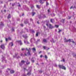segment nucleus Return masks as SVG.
I'll return each mask as SVG.
<instances>
[{
  "label": "nucleus",
  "instance_id": "54",
  "mask_svg": "<svg viewBox=\"0 0 76 76\" xmlns=\"http://www.w3.org/2000/svg\"><path fill=\"white\" fill-rule=\"evenodd\" d=\"M23 15H24V14H22V16H23Z\"/></svg>",
  "mask_w": 76,
  "mask_h": 76
},
{
  "label": "nucleus",
  "instance_id": "63",
  "mask_svg": "<svg viewBox=\"0 0 76 76\" xmlns=\"http://www.w3.org/2000/svg\"><path fill=\"white\" fill-rule=\"evenodd\" d=\"M2 61H3V60Z\"/></svg>",
  "mask_w": 76,
  "mask_h": 76
},
{
  "label": "nucleus",
  "instance_id": "36",
  "mask_svg": "<svg viewBox=\"0 0 76 76\" xmlns=\"http://www.w3.org/2000/svg\"><path fill=\"white\" fill-rule=\"evenodd\" d=\"M72 8H73V6H72L70 8V9H71Z\"/></svg>",
  "mask_w": 76,
  "mask_h": 76
},
{
  "label": "nucleus",
  "instance_id": "34",
  "mask_svg": "<svg viewBox=\"0 0 76 76\" xmlns=\"http://www.w3.org/2000/svg\"><path fill=\"white\" fill-rule=\"evenodd\" d=\"M31 61L33 62V63H34V61H35L34 60H31Z\"/></svg>",
  "mask_w": 76,
  "mask_h": 76
},
{
  "label": "nucleus",
  "instance_id": "64",
  "mask_svg": "<svg viewBox=\"0 0 76 76\" xmlns=\"http://www.w3.org/2000/svg\"><path fill=\"white\" fill-rule=\"evenodd\" d=\"M25 39H26V37H25Z\"/></svg>",
  "mask_w": 76,
  "mask_h": 76
},
{
  "label": "nucleus",
  "instance_id": "45",
  "mask_svg": "<svg viewBox=\"0 0 76 76\" xmlns=\"http://www.w3.org/2000/svg\"><path fill=\"white\" fill-rule=\"evenodd\" d=\"M72 43H75V42L74 41H72Z\"/></svg>",
  "mask_w": 76,
  "mask_h": 76
},
{
  "label": "nucleus",
  "instance_id": "19",
  "mask_svg": "<svg viewBox=\"0 0 76 76\" xmlns=\"http://www.w3.org/2000/svg\"><path fill=\"white\" fill-rule=\"evenodd\" d=\"M32 16H34V15L35 14V12H32Z\"/></svg>",
  "mask_w": 76,
  "mask_h": 76
},
{
  "label": "nucleus",
  "instance_id": "3",
  "mask_svg": "<svg viewBox=\"0 0 76 76\" xmlns=\"http://www.w3.org/2000/svg\"><path fill=\"white\" fill-rule=\"evenodd\" d=\"M1 48H2L3 50H4V48H5V47H4V44H3L2 45H1Z\"/></svg>",
  "mask_w": 76,
  "mask_h": 76
},
{
  "label": "nucleus",
  "instance_id": "58",
  "mask_svg": "<svg viewBox=\"0 0 76 76\" xmlns=\"http://www.w3.org/2000/svg\"><path fill=\"white\" fill-rule=\"evenodd\" d=\"M8 69V70H10V69Z\"/></svg>",
  "mask_w": 76,
  "mask_h": 76
},
{
  "label": "nucleus",
  "instance_id": "56",
  "mask_svg": "<svg viewBox=\"0 0 76 76\" xmlns=\"http://www.w3.org/2000/svg\"><path fill=\"white\" fill-rule=\"evenodd\" d=\"M2 42V40L1 41V42Z\"/></svg>",
  "mask_w": 76,
  "mask_h": 76
},
{
  "label": "nucleus",
  "instance_id": "40",
  "mask_svg": "<svg viewBox=\"0 0 76 76\" xmlns=\"http://www.w3.org/2000/svg\"><path fill=\"white\" fill-rule=\"evenodd\" d=\"M46 25L47 26H48V24L46 23Z\"/></svg>",
  "mask_w": 76,
  "mask_h": 76
},
{
  "label": "nucleus",
  "instance_id": "22",
  "mask_svg": "<svg viewBox=\"0 0 76 76\" xmlns=\"http://www.w3.org/2000/svg\"><path fill=\"white\" fill-rule=\"evenodd\" d=\"M1 25H3V26L4 25V24H3V22H1Z\"/></svg>",
  "mask_w": 76,
  "mask_h": 76
},
{
  "label": "nucleus",
  "instance_id": "43",
  "mask_svg": "<svg viewBox=\"0 0 76 76\" xmlns=\"http://www.w3.org/2000/svg\"><path fill=\"white\" fill-rule=\"evenodd\" d=\"M14 5H15V4H12V6H14Z\"/></svg>",
  "mask_w": 76,
  "mask_h": 76
},
{
  "label": "nucleus",
  "instance_id": "47",
  "mask_svg": "<svg viewBox=\"0 0 76 76\" xmlns=\"http://www.w3.org/2000/svg\"><path fill=\"white\" fill-rule=\"evenodd\" d=\"M39 72L40 73H42V71H39Z\"/></svg>",
  "mask_w": 76,
  "mask_h": 76
},
{
  "label": "nucleus",
  "instance_id": "6",
  "mask_svg": "<svg viewBox=\"0 0 76 76\" xmlns=\"http://www.w3.org/2000/svg\"><path fill=\"white\" fill-rule=\"evenodd\" d=\"M17 42L18 43H20V45H22L23 44L21 42V40L18 41Z\"/></svg>",
  "mask_w": 76,
  "mask_h": 76
},
{
  "label": "nucleus",
  "instance_id": "15",
  "mask_svg": "<svg viewBox=\"0 0 76 76\" xmlns=\"http://www.w3.org/2000/svg\"><path fill=\"white\" fill-rule=\"evenodd\" d=\"M50 22H51V23H54V22H53V19H50Z\"/></svg>",
  "mask_w": 76,
  "mask_h": 76
},
{
  "label": "nucleus",
  "instance_id": "12",
  "mask_svg": "<svg viewBox=\"0 0 76 76\" xmlns=\"http://www.w3.org/2000/svg\"><path fill=\"white\" fill-rule=\"evenodd\" d=\"M64 40H65V41H64L65 42H68V40L66 39V38L64 39Z\"/></svg>",
  "mask_w": 76,
  "mask_h": 76
},
{
  "label": "nucleus",
  "instance_id": "57",
  "mask_svg": "<svg viewBox=\"0 0 76 76\" xmlns=\"http://www.w3.org/2000/svg\"><path fill=\"white\" fill-rule=\"evenodd\" d=\"M1 3H3V1H1Z\"/></svg>",
  "mask_w": 76,
  "mask_h": 76
},
{
  "label": "nucleus",
  "instance_id": "18",
  "mask_svg": "<svg viewBox=\"0 0 76 76\" xmlns=\"http://www.w3.org/2000/svg\"><path fill=\"white\" fill-rule=\"evenodd\" d=\"M36 37H38V32L36 33Z\"/></svg>",
  "mask_w": 76,
  "mask_h": 76
},
{
  "label": "nucleus",
  "instance_id": "20",
  "mask_svg": "<svg viewBox=\"0 0 76 76\" xmlns=\"http://www.w3.org/2000/svg\"><path fill=\"white\" fill-rule=\"evenodd\" d=\"M24 23L26 24V23H28V21H24Z\"/></svg>",
  "mask_w": 76,
  "mask_h": 76
},
{
  "label": "nucleus",
  "instance_id": "25",
  "mask_svg": "<svg viewBox=\"0 0 76 76\" xmlns=\"http://www.w3.org/2000/svg\"><path fill=\"white\" fill-rule=\"evenodd\" d=\"M45 58H46V59H47V58H48L47 56V55H45Z\"/></svg>",
  "mask_w": 76,
  "mask_h": 76
},
{
  "label": "nucleus",
  "instance_id": "62",
  "mask_svg": "<svg viewBox=\"0 0 76 76\" xmlns=\"http://www.w3.org/2000/svg\"><path fill=\"white\" fill-rule=\"evenodd\" d=\"M24 42H25V41H24Z\"/></svg>",
  "mask_w": 76,
  "mask_h": 76
},
{
  "label": "nucleus",
  "instance_id": "55",
  "mask_svg": "<svg viewBox=\"0 0 76 76\" xmlns=\"http://www.w3.org/2000/svg\"><path fill=\"white\" fill-rule=\"evenodd\" d=\"M70 18H71V17H69V19H70Z\"/></svg>",
  "mask_w": 76,
  "mask_h": 76
},
{
  "label": "nucleus",
  "instance_id": "8",
  "mask_svg": "<svg viewBox=\"0 0 76 76\" xmlns=\"http://www.w3.org/2000/svg\"><path fill=\"white\" fill-rule=\"evenodd\" d=\"M36 6L37 7V8H38L39 9L41 8V7H40V6H39V5H37Z\"/></svg>",
  "mask_w": 76,
  "mask_h": 76
},
{
  "label": "nucleus",
  "instance_id": "44",
  "mask_svg": "<svg viewBox=\"0 0 76 76\" xmlns=\"http://www.w3.org/2000/svg\"><path fill=\"white\" fill-rule=\"evenodd\" d=\"M48 12H50V10H48Z\"/></svg>",
  "mask_w": 76,
  "mask_h": 76
},
{
  "label": "nucleus",
  "instance_id": "30",
  "mask_svg": "<svg viewBox=\"0 0 76 76\" xmlns=\"http://www.w3.org/2000/svg\"><path fill=\"white\" fill-rule=\"evenodd\" d=\"M30 20L31 22H32V21H33V20L31 18L30 19Z\"/></svg>",
  "mask_w": 76,
  "mask_h": 76
},
{
  "label": "nucleus",
  "instance_id": "38",
  "mask_svg": "<svg viewBox=\"0 0 76 76\" xmlns=\"http://www.w3.org/2000/svg\"><path fill=\"white\" fill-rule=\"evenodd\" d=\"M37 41L38 42V41H40V39H39L37 40Z\"/></svg>",
  "mask_w": 76,
  "mask_h": 76
},
{
  "label": "nucleus",
  "instance_id": "7",
  "mask_svg": "<svg viewBox=\"0 0 76 76\" xmlns=\"http://www.w3.org/2000/svg\"><path fill=\"white\" fill-rule=\"evenodd\" d=\"M10 73L11 74H12L13 73H15V71H14V70H11L10 71Z\"/></svg>",
  "mask_w": 76,
  "mask_h": 76
},
{
  "label": "nucleus",
  "instance_id": "10",
  "mask_svg": "<svg viewBox=\"0 0 76 76\" xmlns=\"http://www.w3.org/2000/svg\"><path fill=\"white\" fill-rule=\"evenodd\" d=\"M47 40L45 39H43V42H47Z\"/></svg>",
  "mask_w": 76,
  "mask_h": 76
},
{
  "label": "nucleus",
  "instance_id": "52",
  "mask_svg": "<svg viewBox=\"0 0 76 76\" xmlns=\"http://www.w3.org/2000/svg\"><path fill=\"white\" fill-rule=\"evenodd\" d=\"M74 8H76V7L75 6L74 7Z\"/></svg>",
  "mask_w": 76,
  "mask_h": 76
},
{
  "label": "nucleus",
  "instance_id": "42",
  "mask_svg": "<svg viewBox=\"0 0 76 76\" xmlns=\"http://www.w3.org/2000/svg\"><path fill=\"white\" fill-rule=\"evenodd\" d=\"M20 56H23V54H22V53H21V54H20Z\"/></svg>",
  "mask_w": 76,
  "mask_h": 76
},
{
  "label": "nucleus",
  "instance_id": "21",
  "mask_svg": "<svg viewBox=\"0 0 76 76\" xmlns=\"http://www.w3.org/2000/svg\"><path fill=\"white\" fill-rule=\"evenodd\" d=\"M8 39H9L10 40H11V39H12L10 37H8Z\"/></svg>",
  "mask_w": 76,
  "mask_h": 76
},
{
  "label": "nucleus",
  "instance_id": "49",
  "mask_svg": "<svg viewBox=\"0 0 76 76\" xmlns=\"http://www.w3.org/2000/svg\"><path fill=\"white\" fill-rule=\"evenodd\" d=\"M25 56H27V55H26V53H25Z\"/></svg>",
  "mask_w": 76,
  "mask_h": 76
},
{
  "label": "nucleus",
  "instance_id": "11",
  "mask_svg": "<svg viewBox=\"0 0 76 76\" xmlns=\"http://www.w3.org/2000/svg\"><path fill=\"white\" fill-rule=\"evenodd\" d=\"M21 63H23V64H25V61L24 60H22L21 61Z\"/></svg>",
  "mask_w": 76,
  "mask_h": 76
},
{
  "label": "nucleus",
  "instance_id": "50",
  "mask_svg": "<svg viewBox=\"0 0 76 76\" xmlns=\"http://www.w3.org/2000/svg\"><path fill=\"white\" fill-rule=\"evenodd\" d=\"M29 73L30 74V73ZM29 73H27V75H29Z\"/></svg>",
  "mask_w": 76,
  "mask_h": 76
},
{
  "label": "nucleus",
  "instance_id": "2",
  "mask_svg": "<svg viewBox=\"0 0 76 76\" xmlns=\"http://www.w3.org/2000/svg\"><path fill=\"white\" fill-rule=\"evenodd\" d=\"M26 50L28 51L27 54H28V55L31 56V53H30V52H31V48H29V49H28V48H26Z\"/></svg>",
  "mask_w": 76,
  "mask_h": 76
},
{
  "label": "nucleus",
  "instance_id": "29",
  "mask_svg": "<svg viewBox=\"0 0 76 76\" xmlns=\"http://www.w3.org/2000/svg\"><path fill=\"white\" fill-rule=\"evenodd\" d=\"M48 5H49V4L48 2L46 3V6H48Z\"/></svg>",
  "mask_w": 76,
  "mask_h": 76
},
{
  "label": "nucleus",
  "instance_id": "28",
  "mask_svg": "<svg viewBox=\"0 0 76 76\" xmlns=\"http://www.w3.org/2000/svg\"><path fill=\"white\" fill-rule=\"evenodd\" d=\"M43 48H44V50H45V46H44L43 47Z\"/></svg>",
  "mask_w": 76,
  "mask_h": 76
},
{
  "label": "nucleus",
  "instance_id": "51",
  "mask_svg": "<svg viewBox=\"0 0 76 76\" xmlns=\"http://www.w3.org/2000/svg\"><path fill=\"white\" fill-rule=\"evenodd\" d=\"M23 24H21V26H23Z\"/></svg>",
  "mask_w": 76,
  "mask_h": 76
},
{
  "label": "nucleus",
  "instance_id": "60",
  "mask_svg": "<svg viewBox=\"0 0 76 76\" xmlns=\"http://www.w3.org/2000/svg\"><path fill=\"white\" fill-rule=\"evenodd\" d=\"M28 44H29V43H28Z\"/></svg>",
  "mask_w": 76,
  "mask_h": 76
},
{
  "label": "nucleus",
  "instance_id": "26",
  "mask_svg": "<svg viewBox=\"0 0 76 76\" xmlns=\"http://www.w3.org/2000/svg\"><path fill=\"white\" fill-rule=\"evenodd\" d=\"M68 42H71V40H70V39H69L68 40Z\"/></svg>",
  "mask_w": 76,
  "mask_h": 76
},
{
  "label": "nucleus",
  "instance_id": "32",
  "mask_svg": "<svg viewBox=\"0 0 76 76\" xmlns=\"http://www.w3.org/2000/svg\"><path fill=\"white\" fill-rule=\"evenodd\" d=\"M40 57L41 58H42V55H41L40 56Z\"/></svg>",
  "mask_w": 76,
  "mask_h": 76
},
{
  "label": "nucleus",
  "instance_id": "9",
  "mask_svg": "<svg viewBox=\"0 0 76 76\" xmlns=\"http://www.w3.org/2000/svg\"><path fill=\"white\" fill-rule=\"evenodd\" d=\"M10 45L11 47H12V46H13V42H11L10 43Z\"/></svg>",
  "mask_w": 76,
  "mask_h": 76
},
{
  "label": "nucleus",
  "instance_id": "4",
  "mask_svg": "<svg viewBox=\"0 0 76 76\" xmlns=\"http://www.w3.org/2000/svg\"><path fill=\"white\" fill-rule=\"evenodd\" d=\"M42 1H46V0H40L39 1L40 3H41L42 4L44 3V2H42Z\"/></svg>",
  "mask_w": 76,
  "mask_h": 76
},
{
  "label": "nucleus",
  "instance_id": "27",
  "mask_svg": "<svg viewBox=\"0 0 76 76\" xmlns=\"http://www.w3.org/2000/svg\"><path fill=\"white\" fill-rule=\"evenodd\" d=\"M21 50H22V51H24V50H25V48H22L21 49Z\"/></svg>",
  "mask_w": 76,
  "mask_h": 76
},
{
  "label": "nucleus",
  "instance_id": "37",
  "mask_svg": "<svg viewBox=\"0 0 76 76\" xmlns=\"http://www.w3.org/2000/svg\"><path fill=\"white\" fill-rule=\"evenodd\" d=\"M33 8H34V6H32L31 7V9H33Z\"/></svg>",
  "mask_w": 76,
  "mask_h": 76
},
{
  "label": "nucleus",
  "instance_id": "46",
  "mask_svg": "<svg viewBox=\"0 0 76 76\" xmlns=\"http://www.w3.org/2000/svg\"><path fill=\"white\" fill-rule=\"evenodd\" d=\"M18 6H19V7H20V5H18Z\"/></svg>",
  "mask_w": 76,
  "mask_h": 76
},
{
  "label": "nucleus",
  "instance_id": "16",
  "mask_svg": "<svg viewBox=\"0 0 76 76\" xmlns=\"http://www.w3.org/2000/svg\"><path fill=\"white\" fill-rule=\"evenodd\" d=\"M10 14H9L7 17V18L10 19Z\"/></svg>",
  "mask_w": 76,
  "mask_h": 76
},
{
  "label": "nucleus",
  "instance_id": "35",
  "mask_svg": "<svg viewBox=\"0 0 76 76\" xmlns=\"http://www.w3.org/2000/svg\"><path fill=\"white\" fill-rule=\"evenodd\" d=\"M24 70H27V69H26L25 68H24Z\"/></svg>",
  "mask_w": 76,
  "mask_h": 76
},
{
  "label": "nucleus",
  "instance_id": "5",
  "mask_svg": "<svg viewBox=\"0 0 76 76\" xmlns=\"http://www.w3.org/2000/svg\"><path fill=\"white\" fill-rule=\"evenodd\" d=\"M49 28L50 29H52V28H53L54 27H53L52 26V25H51V24H49Z\"/></svg>",
  "mask_w": 76,
  "mask_h": 76
},
{
  "label": "nucleus",
  "instance_id": "48",
  "mask_svg": "<svg viewBox=\"0 0 76 76\" xmlns=\"http://www.w3.org/2000/svg\"><path fill=\"white\" fill-rule=\"evenodd\" d=\"M4 12H6V11L5 10H4Z\"/></svg>",
  "mask_w": 76,
  "mask_h": 76
},
{
  "label": "nucleus",
  "instance_id": "13",
  "mask_svg": "<svg viewBox=\"0 0 76 76\" xmlns=\"http://www.w3.org/2000/svg\"><path fill=\"white\" fill-rule=\"evenodd\" d=\"M27 61L28 62H26V64H30V62H28V60L27 59Z\"/></svg>",
  "mask_w": 76,
  "mask_h": 76
},
{
  "label": "nucleus",
  "instance_id": "39",
  "mask_svg": "<svg viewBox=\"0 0 76 76\" xmlns=\"http://www.w3.org/2000/svg\"><path fill=\"white\" fill-rule=\"evenodd\" d=\"M42 52L41 51H40V52L39 53V54H41Z\"/></svg>",
  "mask_w": 76,
  "mask_h": 76
},
{
  "label": "nucleus",
  "instance_id": "41",
  "mask_svg": "<svg viewBox=\"0 0 76 76\" xmlns=\"http://www.w3.org/2000/svg\"><path fill=\"white\" fill-rule=\"evenodd\" d=\"M37 23H38V24H39V21H37Z\"/></svg>",
  "mask_w": 76,
  "mask_h": 76
},
{
  "label": "nucleus",
  "instance_id": "14",
  "mask_svg": "<svg viewBox=\"0 0 76 76\" xmlns=\"http://www.w3.org/2000/svg\"><path fill=\"white\" fill-rule=\"evenodd\" d=\"M32 50L33 51H36V49H35V48H32Z\"/></svg>",
  "mask_w": 76,
  "mask_h": 76
},
{
  "label": "nucleus",
  "instance_id": "1",
  "mask_svg": "<svg viewBox=\"0 0 76 76\" xmlns=\"http://www.w3.org/2000/svg\"><path fill=\"white\" fill-rule=\"evenodd\" d=\"M58 67L60 69H62L65 70L66 69V67H65V66H64L63 65H59Z\"/></svg>",
  "mask_w": 76,
  "mask_h": 76
},
{
  "label": "nucleus",
  "instance_id": "59",
  "mask_svg": "<svg viewBox=\"0 0 76 76\" xmlns=\"http://www.w3.org/2000/svg\"><path fill=\"white\" fill-rule=\"evenodd\" d=\"M48 50H49V49H50V48H48Z\"/></svg>",
  "mask_w": 76,
  "mask_h": 76
},
{
  "label": "nucleus",
  "instance_id": "23",
  "mask_svg": "<svg viewBox=\"0 0 76 76\" xmlns=\"http://www.w3.org/2000/svg\"><path fill=\"white\" fill-rule=\"evenodd\" d=\"M59 31H58V32L59 33L60 32H61V30L59 29H58Z\"/></svg>",
  "mask_w": 76,
  "mask_h": 76
},
{
  "label": "nucleus",
  "instance_id": "31",
  "mask_svg": "<svg viewBox=\"0 0 76 76\" xmlns=\"http://www.w3.org/2000/svg\"><path fill=\"white\" fill-rule=\"evenodd\" d=\"M5 40H6V41H8V39H7V38H6L5 39Z\"/></svg>",
  "mask_w": 76,
  "mask_h": 76
},
{
  "label": "nucleus",
  "instance_id": "17",
  "mask_svg": "<svg viewBox=\"0 0 76 76\" xmlns=\"http://www.w3.org/2000/svg\"><path fill=\"white\" fill-rule=\"evenodd\" d=\"M65 21V19H63L62 20V22L63 23H64Z\"/></svg>",
  "mask_w": 76,
  "mask_h": 76
},
{
  "label": "nucleus",
  "instance_id": "33",
  "mask_svg": "<svg viewBox=\"0 0 76 76\" xmlns=\"http://www.w3.org/2000/svg\"><path fill=\"white\" fill-rule=\"evenodd\" d=\"M63 61H64V62H65V60H64V58H63Z\"/></svg>",
  "mask_w": 76,
  "mask_h": 76
},
{
  "label": "nucleus",
  "instance_id": "53",
  "mask_svg": "<svg viewBox=\"0 0 76 76\" xmlns=\"http://www.w3.org/2000/svg\"><path fill=\"white\" fill-rule=\"evenodd\" d=\"M44 28H46V27H45V26H44Z\"/></svg>",
  "mask_w": 76,
  "mask_h": 76
},
{
  "label": "nucleus",
  "instance_id": "24",
  "mask_svg": "<svg viewBox=\"0 0 76 76\" xmlns=\"http://www.w3.org/2000/svg\"><path fill=\"white\" fill-rule=\"evenodd\" d=\"M55 26H56V28H58V25H55Z\"/></svg>",
  "mask_w": 76,
  "mask_h": 76
},
{
  "label": "nucleus",
  "instance_id": "61",
  "mask_svg": "<svg viewBox=\"0 0 76 76\" xmlns=\"http://www.w3.org/2000/svg\"><path fill=\"white\" fill-rule=\"evenodd\" d=\"M4 7H5V5L4 6Z\"/></svg>",
  "mask_w": 76,
  "mask_h": 76
}]
</instances>
